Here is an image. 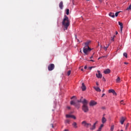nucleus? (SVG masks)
Returning <instances> with one entry per match:
<instances>
[{
  "label": "nucleus",
  "instance_id": "obj_1",
  "mask_svg": "<svg viewBox=\"0 0 131 131\" xmlns=\"http://www.w3.org/2000/svg\"><path fill=\"white\" fill-rule=\"evenodd\" d=\"M62 26L64 27V30H67L69 25H70V20L69 17L67 15H64V18L62 21Z\"/></svg>",
  "mask_w": 131,
  "mask_h": 131
},
{
  "label": "nucleus",
  "instance_id": "obj_2",
  "mask_svg": "<svg viewBox=\"0 0 131 131\" xmlns=\"http://www.w3.org/2000/svg\"><path fill=\"white\" fill-rule=\"evenodd\" d=\"M88 100L85 99H84L83 101H82V104H83L82 106V110L85 113H86L89 111V106H88Z\"/></svg>",
  "mask_w": 131,
  "mask_h": 131
},
{
  "label": "nucleus",
  "instance_id": "obj_3",
  "mask_svg": "<svg viewBox=\"0 0 131 131\" xmlns=\"http://www.w3.org/2000/svg\"><path fill=\"white\" fill-rule=\"evenodd\" d=\"M92 51V49L90 47H84L83 48V52L85 54V55H88L89 52H91Z\"/></svg>",
  "mask_w": 131,
  "mask_h": 131
},
{
  "label": "nucleus",
  "instance_id": "obj_4",
  "mask_svg": "<svg viewBox=\"0 0 131 131\" xmlns=\"http://www.w3.org/2000/svg\"><path fill=\"white\" fill-rule=\"evenodd\" d=\"M71 105H74V106H75L76 108H77V109H79L80 107V104H79V103H77L73 100L71 101Z\"/></svg>",
  "mask_w": 131,
  "mask_h": 131
},
{
  "label": "nucleus",
  "instance_id": "obj_5",
  "mask_svg": "<svg viewBox=\"0 0 131 131\" xmlns=\"http://www.w3.org/2000/svg\"><path fill=\"white\" fill-rule=\"evenodd\" d=\"M55 69V64L51 63L48 66V70L49 71H52Z\"/></svg>",
  "mask_w": 131,
  "mask_h": 131
},
{
  "label": "nucleus",
  "instance_id": "obj_6",
  "mask_svg": "<svg viewBox=\"0 0 131 131\" xmlns=\"http://www.w3.org/2000/svg\"><path fill=\"white\" fill-rule=\"evenodd\" d=\"M82 124H83L85 127H90V126H92V124L87 123L85 121L82 122Z\"/></svg>",
  "mask_w": 131,
  "mask_h": 131
},
{
  "label": "nucleus",
  "instance_id": "obj_7",
  "mask_svg": "<svg viewBox=\"0 0 131 131\" xmlns=\"http://www.w3.org/2000/svg\"><path fill=\"white\" fill-rule=\"evenodd\" d=\"M98 74H96V77H97V78H102V74H101V72H100V71H97Z\"/></svg>",
  "mask_w": 131,
  "mask_h": 131
},
{
  "label": "nucleus",
  "instance_id": "obj_8",
  "mask_svg": "<svg viewBox=\"0 0 131 131\" xmlns=\"http://www.w3.org/2000/svg\"><path fill=\"white\" fill-rule=\"evenodd\" d=\"M96 105H97V102L94 100L91 101L90 103V106H95Z\"/></svg>",
  "mask_w": 131,
  "mask_h": 131
},
{
  "label": "nucleus",
  "instance_id": "obj_9",
  "mask_svg": "<svg viewBox=\"0 0 131 131\" xmlns=\"http://www.w3.org/2000/svg\"><path fill=\"white\" fill-rule=\"evenodd\" d=\"M125 119H126V118H124L123 117H122L121 118V119L120 121L121 124H123V123H124V121H125Z\"/></svg>",
  "mask_w": 131,
  "mask_h": 131
},
{
  "label": "nucleus",
  "instance_id": "obj_10",
  "mask_svg": "<svg viewBox=\"0 0 131 131\" xmlns=\"http://www.w3.org/2000/svg\"><path fill=\"white\" fill-rule=\"evenodd\" d=\"M119 25L120 26V31L122 32V29L123 28V24L120 21L118 22Z\"/></svg>",
  "mask_w": 131,
  "mask_h": 131
},
{
  "label": "nucleus",
  "instance_id": "obj_11",
  "mask_svg": "<svg viewBox=\"0 0 131 131\" xmlns=\"http://www.w3.org/2000/svg\"><path fill=\"white\" fill-rule=\"evenodd\" d=\"M82 90L83 92H84L86 90V87L84 85V83H82V86H81Z\"/></svg>",
  "mask_w": 131,
  "mask_h": 131
},
{
  "label": "nucleus",
  "instance_id": "obj_12",
  "mask_svg": "<svg viewBox=\"0 0 131 131\" xmlns=\"http://www.w3.org/2000/svg\"><path fill=\"white\" fill-rule=\"evenodd\" d=\"M104 74H109V73H110V72H111V70H110V69H107L106 70H105V71H104Z\"/></svg>",
  "mask_w": 131,
  "mask_h": 131
},
{
  "label": "nucleus",
  "instance_id": "obj_13",
  "mask_svg": "<svg viewBox=\"0 0 131 131\" xmlns=\"http://www.w3.org/2000/svg\"><path fill=\"white\" fill-rule=\"evenodd\" d=\"M59 7L60 9V10H63V7L64 6L63 5V2H61L59 4Z\"/></svg>",
  "mask_w": 131,
  "mask_h": 131
},
{
  "label": "nucleus",
  "instance_id": "obj_14",
  "mask_svg": "<svg viewBox=\"0 0 131 131\" xmlns=\"http://www.w3.org/2000/svg\"><path fill=\"white\" fill-rule=\"evenodd\" d=\"M102 123H106V122L107 121V119L105 118L104 117H103L101 120Z\"/></svg>",
  "mask_w": 131,
  "mask_h": 131
},
{
  "label": "nucleus",
  "instance_id": "obj_15",
  "mask_svg": "<svg viewBox=\"0 0 131 131\" xmlns=\"http://www.w3.org/2000/svg\"><path fill=\"white\" fill-rule=\"evenodd\" d=\"M93 88L95 91H96V92H101V89L99 87L94 86Z\"/></svg>",
  "mask_w": 131,
  "mask_h": 131
},
{
  "label": "nucleus",
  "instance_id": "obj_16",
  "mask_svg": "<svg viewBox=\"0 0 131 131\" xmlns=\"http://www.w3.org/2000/svg\"><path fill=\"white\" fill-rule=\"evenodd\" d=\"M91 43V41H88L85 43V48L89 47V45Z\"/></svg>",
  "mask_w": 131,
  "mask_h": 131
},
{
  "label": "nucleus",
  "instance_id": "obj_17",
  "mask_svg": "<svg viewBox=\"0 0 131 131\" xmlns=\"http://www.w3.org/2000/svg\"><path fill=\"white\" fill-rule=\"evenodd\" d=\"M72 125H73V126H74V127L75 128H77V127H77V123L76 122H74L73 123Z\"/></svg>",
  "mask_w": 131,
  "mask_h": 131
},
{
  "label": "nucleus",
  "instance_id": "obj_18",
  "mask_svg": "<svg viewBox=\"0 0 131 131\" xmlns=\"http://www.w3.org/2000/svg\"><path fill=\"white\" fill-rule=\"evenodd\" d=\"M108 15L110 17H112V18H114V17H115V15L112 12H110Z\"/></svg>",
  "mask_w": 131,
  "mask_h": 131
},
{
  "label": "nucleus",
  "instance_id": "obj_19",
  "mask_svg": "<svg viewBox=\"0 0 131 131\" xmlns=\"http://www.w3.org/2000/svg\"><path fill=\"white\" fill-rule=\"evenodd\" d=\"M116 82L117 83H119V82H120V77H118V78L116 79Z\"/></svg>",
  "mask_w": 131,
  "mask_h": 131
},
{
  "label": "nucleus",
  "instance_id": "obj_20",
  "mask_svg": "<svg viewBox=\"0 0 131 131\" xmlns=\"http://www.w3.org/2000/svg\"><path fill=\"white\" fill-rule=\"evenodd\" d=\"M95 128H96V125L93 124L92 127L90 128V129H91V130H93V129H95Z\"/></svg>",
  "mask_w": 131,
  "mask_h": 131
},
{
  "label": "nucleus",
  "instance_id": "obj_21",
  "mask_svg": "<svg viewBox=\"0 0 131 131\" xmlns=\"http://www.w3.org/2000/svg\"><path fill=\"white\" fill-rule=\"evenodd\" d=\"M70 122V120H68V119H67V120H66L64 121V123H65L66 124L68 123V124H69Z\"/></svg>",
  "mask_w": 131,
  "mask_h": 131
},
{
  "label": "nucleus",
  "instance_id": "obj_22",
  "mask_svg": "<svg viewBox=\"0 0 131 131\" xmlns=\"http://www.w3.org/2000/svg\"><path fill=\"white\" fill-rule=\"evenodd\" d=\"M70 74H71V70L68 71V72L67 73V75H68V76H69V75H70Z\"/></svg>",
  "mask_w": 131,
  "mask_h": 131
},
{
  "label": "nucleus",
  "instance_id": "obj_23",
  "mask_svg": "<svg viewBox=\"0 0 131 131\" xmlns=\"http://www.w3.org/2000/svg\"><path fill=\"white\" fill-rule=\"evenodd\" d=\"M108 47H109V44L107 45V46H106V47H103V49H104V50H105V51H107V49H108Z\"/></svg>",
  "mask_w": 131,
  "mask_h": 131
},
{
  "label": "nucleus",
  "instance_id": "obj_24",
  "mask_svg": "<svg viewBox=\"0 0 131 131\" xmlns=\"http://www.w3.org/2000/svg\"><path fill=\"white\" fill-rule=\"evenodd\" d=\"M66 116L67 118H71L72 115H66Z\"/></svg>",
  "mask_w": 131,
  "mask_h": 131
},
{
  "label": "nucleus",
  "instance_id": "obj_25",
  "mask_svg": "<svg viewBox=\"0 0 131 131\" xmlns=\"http://www.w3.org/2000/svg\"><path fill=\"white\" fill-rule=\"evenodd\" d=\"M114 130V125H112L111 127V131Z\"/></svg>",
  "mask_w": 131,
  "mask_h": 131
},
{
  "label": "nucleus",
  "instance_id": "obj_26",
  "mask_svg": "<svg viewBox=\"0 0 131 131\" xmlns=\"http://www.w3.org/2000/svg\"><path fill=\"white\" fill-rule=\"evenodd\" d=\"M114 90H113V89H111V90H108V93H112V94H113V93H114Z\"/></svg>",
  "mask_w": 131,
  "mask_h": 131
},
{
  "label": "nucleus",
  "instance_id": "obj_27",
  "mask_svg": "<svg viewBox=\"0 0 131 131\" xmlns=\"http://www.w3.org/2000/svg\"><path fill=\"white\" fill-rule=\"evenodd\" d=\"M128 125H129V123H128L126 124V126H125V129H126V130L128 128Z\"/></svg>",
  "mask_w": 131,
  "mask_h": 131
},
{
  "label": "nucleus",
  "instance_id": "obj_28",
  "mask_svg": "<svg viewBox=\"0 0 131 131\" xmlns=\"http://www.w3.org/2000/svg\"><path fill=\"white\" fill-rule=\"evenodd\" d=\"M119 13H121V11H118L115 13L116 17H117V16H118V14H119Z\"/></svg>",
  "mask_w": 131,
  "mask_h": 131
},
{
  "label": "nucleus",
  "instance_id": "obj_29",
  "mask_svg": "<svg viewBox=\"0 0 131 131\" xmlns=\"http://www.w3.org/2000/svg\"><path fill=\"white\" fill-rule=\"evenodd\" d=\"M123 56H124V57H125V58H127V53H123Z\"/></svg>",
  "mask_w": 131,
  "mask_h": 131
},
{
  "label": "nucleus",
  "instance_id": "obj_30",
  "mask_svg": "<svg viewBox=\"0 0 131 131\" xmlns=\"http://www.w3.org/2000/svg\"><path fill=\"white\" fill-rule=\"evenodd\" d=\"M104 126V124H101V125H100V126L99 127V129H102V128Z\"/></svg>",
  "mask_w": 131,
  "mask_h": 131
},
{
  "label": "nucleus",
  "instance_id": "obj_31",
  "mask_svg": "<svg viewBox=\"0 0 131 131\" xmlns=\"http://www.w3.org/2000/svg\"><path fill=\"white\" fill-rule=\"evenodd\" d=\"M128 10H131V5L126 9L127 11H128Z\"/></svg>",
  "mask_w": 131,
  "mask_h": 131
},
{
  "label": "nucleus",
  "instance_id": "obj_32",
  "mask_svg": "<svg viewBox=\"0 0 131 131\" xmlns=\"http://www.w3.org/2000/svg\"><path fill=\"white\" fill-rule=\"evenodd\" d=\"M66 14L67 15H69V9H67Z\"/></svg>",
  "mask_w": 131,
  "mask_h": 131
},
{
  "label": "nucleus",
  "instance_id": "obj_33",
  "mask_svg": "<svg viewBox=\"0 0 131 131\" xmlns=\"http://www.w3.org/2000/svg\"><path fill=\"white\" fill-rule=\"evenodd\" d=\"M78 103H82L83 102V100H82L81 99H80V100L77 101Z\"/></svg>",
  "mask_w": 131,
  "mask_h": 131
},
{
  "label": "nucleus",
  "instance_id": "obj_34",
  "mask_svg": "<svg viewBox=\"0 0 131 131\" xmlns=\"http://www.w3.org/2000/svg\"><path fill=\"white\" fill-rule=\"evenodd\" d=\"M114 37H115V35L113 37H111V40H113V41H114Z\"/></svg>",
  "mask_w": 131,
  "mask_h": 131
},
{
  "label": "nucleus",
  "instance_id": "obj_35",
  "mask_svg": "<svg viewBox=\"0 0 131 131\" xmlns=\"http://www.w3.org/2000/svg\"><path fill=\"white\" fill-rule=\"evenodd\" d=\"M71 118H73L74 119H76V117H75L74 115H72Z\"/></svg>",
  "mask_w": 131,
  "mask_h": 131
},
{
  "label": "nucleus",
  "instance_id": "obj_36",
  "mask_svg": "<svg viewBox=\"0 0 131 131\" xmlns=\"http://www.w3.org/2000/svg\"><path fill=\"white\" fill-rule=\"evenodd\" d=\"M113 94V95H114V96H116L117 95V94H116V92H115V91H114Z\"/></svg>",
  "mask_w": 131,
  "mask_h": 131
},
{
  "label": "nucleus",
  "instance_id": "obj_37",
  "mask_svg": "<svg viewBox=\"0 0 131 131\" xmlns=\"http://www.w3.org/2000/svg\"><path fill=\"white\" fill-rule=\"evenodd\" d=\"M103 58H105L106 59H107V56H101V59H103Z\"/></svg>",
  "mask_w": 131,
  "mask_h": 131
},
{
  "label": "nucleus",
  "instance_id": "obj_38",
  "mask_svg": "<svg viewBox=\"0 0 131 131\" xmlns=\"http://www.w3.org/2000/svg\"><path fill=\"white\" fill-rule=\"evenodd\" d=\"M93 68H95V67H89L90 70H92V69H93Z\"/></svg>",
  "mask_w": 131,
  "mask_h": 131
},
{
  "label": "nucleus",
  "instance_id": "obj_39",
  "mask_svg": "<svg viewBox=\"0 0 131 131\" xmlns=\"http://www.w3.org/2000/svg\"><path fill=\"white\" fill-rule=\"evenodd\" d=\"M121 104H122V105H125V103H123V100L121 101L120 102Z\"/></svg>",
  "mask_w": 131,
  "mask_h": 131
},
{
  "label": "nucleus",
  "instance_id": "obj_40",
  "mask_svg": "<svg viewBox=\"0 0 131 131\" xmlns=\"http://www.w3.org/2000/svg\"><path fill=\"white\" fill-rule=\"evenodd\" d=\"M50 125L52 127V128H54V124H50Z\"/></svg>",
  "mask_w": 131,
  "mask_h": 131
},
{
  "label": "nucleus",
  "instance_id": "obj_41",
  "mask_svg": "<svg viewBox=\"0 0 131 131\" xmlns=\"http://www.w3.org/2000/svg\"><path fill=\"white\" fill-rule=\"evenodd\" d=\"M97 123H98V121H97L95 123H94V124L96 125V124H97Z\"/></svg>",
  "mask_w": 131,
  "mask_h": 131
},
{
  "label": "nucleus",
  "instance_id": "obj_42",
  "mask_svg": "<svg viewBox=\"0 0 131 131\" xmlns=\"http://www.w3.org/2000/svg\"><path fill=\"white\" fill-rule=\"evenodd\" d=\"M124 64H125V65H127V64H128V63L127 62H124Z\"/></svg>",
  "mask_w": 131,
  "mask_h": 131
},
{
  "label": "nucleus",
  "instance_id": "obj_43",
  "mask_svg": "<svg viewBox=\"0 0 131 131\" xmlns=\"http://www.w3.org/2000/svg\"><path fill=\"white\" fill-rule=\"evenodd\" d=\"M86 68H88V67L86 66H85L84 67V69H86Z\"/></svg>",
  "mask_w": 131,
  "mask_h": 131
},
{
  "label": "nucleus",
  "instance_id": "obj_44",
  "mask_svg": "<svg viewBox=\"0 0 131 131\" xmlns=\"http://www.w3.org/2000/svg\"><path fill=\"white\" fill-rule=\"evenodd\" d=\"M90 62H95L93 59L90 60Z\"/></svg>",
  "mask_w": 131,
  "mask_h": 131
},
{
  "label": "nucleus",
  "instance_id": "obj_45",
  "mask_svg": "<svg viewBox=\"0 0 131 131\" xmlns=\"http://www.w3.org/2000/svg\"><path fill=\"white\" fill-rule=\"evenodd\" d=\"M105 94H102V96H101V97H102V98H103V96H105Z\"/></svg>",
  "mask_w": 131,
  "mask_h": 131
},
{
  "label": "nucleus",
  "instance_id": "obj_46",
  "mask_svg": "<svg viewBox=\"0 0 131 131\" xmlns=\"http://www.w3.org/2000/svg\"><path fill=\"white\" fill-rule=\"evenodd\" d=\"M94 58V56L92 55L90 59H93Z\"/></svg>",
  "mask_w": 131,
  "mask_h": 131
},
{
  "label": "nucleus",
  "instance_id": "obj_47",
  "mask_svg": "<svg viewBox=\"0 0 131 131\" xmlns=\"http://www.w3.org/2000/svg\"><path fill=\"white\" fill-rule=\"evenodd\" d=\"M102 129H100V128H98V129L97 130V131H101Z\"/></svg>",
  "mask_w": 131,
  "mask_h": 131
},
{
  "label": "nucleus",
  "instance_id": "obj_48",
  "mask_svg": "<svg viewBox=\"0 0 131 131\" xmlns=\"http://www.w3.org/2000/svg\"><path fill=\"white\" fill-rule=\"evenodd\" d=\"M96 85H99V83H98V82H96Z\"/></svg>",
  "mask_w": 131,
  "mask_h": 131
},
{
  "label": "nucleus",
  "instance_id": "obj_49",
  "mask_svg": "<svg viewBox=\"0 0 131 131\" xmlns=\"http://www.w3.org/2000/svg\"><path fill=\"white\" fill-rule=\"evenodd\" d=\"M100 59H102V57L101 56L100 57L98 58V60H100Z\"/></svg>",
  "mask_w": 131,
  "mask_h": 131
},
{
  "label": "nucleus",
  "instance_id": "obj_50",
  "mask_svg": "<svg viewBox=\"0 0 131 131\" xmlns=\"http://www.w3.org/2000/svg\"><path fill=\"white\" fill-rule=\"evenodd\" d=\"M74 98H75V96H73L72 97H71V99H74Z\"/></svg>",
  "mask_w": 131,
  "mask_h": 131
},
{
  "label": "nucleus",
  "instance_id": "obj_51",
  "mask_svg": "<svg viewBox=\"0 0 131 131\" xmlns=\"http://www.w3.org/2000/svg\"><path fill=\"white\" fill-rule=\"evenodd\" d=\"M67 108L68 109H69V110L71 109V107L70 106H68Z\"/></svg>",
  "mask_w": 131,
  "mask_h": 131
},
{
  "label": "nucleus",
  "instance_id": "obj_52",
  "mask_svg": "<svg viewBox=\"0 0 131 131\" xmlns=\"http://www.w3.org/2000/svg\"><path fill=\"white\" fill-rule=\"evenodd\" d=\"M116 34H118V32L117 31H116Z\"/></svg>",
  "mask_w": 131,
  "mask_h": 131
},
{
  "label": "nucleus",
  "instance_id": "obj_53",
  "mask_svg": "<svg viewBox=\"0 0 131 131\" xmlns=\"http://www.w3.org/2000/svg\"><path fill=\"white\" fill-rule=\"evenodd\" d=\"M80 70L81 71H83V69H81Z\"/></svg>",
  "mask_w": 131,
  "mask_h": 131
},
{
  "label": "nucleus",
  "instance_id": "obj_54",
  "mask_svg": "<svg viewBox=\"0 0 131 131\" xmlns=\"http://www.w3.org/2000/svg\"><path fill=\"white\" fill-rule=\"evenodd\" d=\"M102 109H105V107H102Z\"/></svg>",
  "mask_w": 131,
  "mask_h": 131
},
{
  "label": "nucleus",
  "instance_id": "obj_55",
  "mask_svg": "<svg viewBox=\"0 0 131 131\" xmlns=\"http://www.w3.org/2000/svg\"><path fill=\"white\" fill-rule=\"evenodd\" d=\"M103 80H105V78H103Z\"/></svg>",
  "mask_w": 131,
  "mask_h": 131
},
{
  "label": "nucleus",
  "instance_id": "obj_56",
  "mask_svg": "<svg viewBox=\"0 0 131 131\" xmlns=\"http://www.w3.org/2000/svg\"><path fill=\"white\" fill-rule=\"evenodd\" d=\"M105 114L103 115V117L105 116Z\"/></svg>",
  "mask_w": 131,
  "mask_h": 131
},
{
  "label": "nucleus",
  "instance_id": "obj_57",
  "mask_svg": "<svg viewBox=\"0 0 131 131\" xmlns=\"http://www.w3.org/2000/svg\"><path fill=\"white\" fill-rule=\"evenodd\" d=\"M106 47H108V45H106Z\"/></svg>",
  "mask_w": 131,
  "mask_h": 131
},
{
  "label": "nucleus",
  "instance_id": "obj_58",
  "mask_svg": "<svg viewBox=\"0 0 131 131\" xmlns=\"http://www.w3.org/2000/svg\"><path fill=\"white\" fill-rule=\"evenodd\" d=\"M120 131H123V130L122 129V130H121Z\"/></svg>",
  "mask_w": 131,
  "mask_h": 131
},
{
  "label": "nucleus",
  "instance_id": "obj_59",
  "mask_svg": "<svg viewBox=\"0 0 131 131\" xmlns=\"http://www.w3.org/2000/svg\"><path fill=\"white\" fill-rule=\"evenodd\" d=\"M104 91H102V92L103 93Z\"/></svg>",
  "mask_w": 131,
  "mask_h": 131
},
{
  "label": "nucleus",
  "instance_id": "obj_60",
  "mask_svg": "<svg viewBox=\"0 0 131 131\" xmlns=\"http://www.w3.org/2000/svg\"><path fill=\"white\" fill-rule=\"evenodd\" d=\"M101 48H102V46H101Z\"/></svg>",
  "mask_w": 131,
  "mask_h": 131
},
{
  "label": "nucleus",
  "instance_id": "obj_61",
  "mask_svg": "<svg viewBox=\"0 0 131 131\" xmlns=\"http://www.w3.org/2000/svg\"><path fill=\"white\" fill-rule=\"evenodd\" d=\"M87 1H90V0H87Z\"/></svg>",
  "mask_w": 131,
  "mask_h": 131
}]
</instances>
